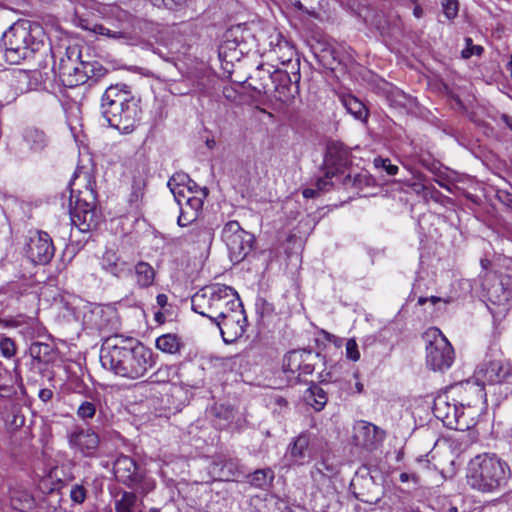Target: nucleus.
Segmentation results:
<instances>
[{"label": "nucleus", "mask_w": 512, "mask_h": 512, "mask_svg": "<svg viewBox=\"0 0 512 512\" xmlns=\"http://www.w3.org/2000/svg\"><path fill=\"white\" fill-rule=\"evenodd\" d=\"M131 272H133L135 284L138 288L147 289L154 285L156 271L148 262L138 261Z\"/></svg>", "instance_id": "obj_26"}, {"label": "nucleus", "mask_w": 512, "mask_h": 512, "mask_svg": "<svg viewBox=\"0 0 512 512\" xmlns=\"http://www.w3.org/2000/svg\"><path fill=\"white\" fill-rule=\"evenodd\" d=\"M68 442L72 449L85 457L95 455L99 447V436L91 429L76 428L68 435Z\"/></svg>", "instance_id": "obj_18"}, {"label": "nucleus", "mask_w": 512, "mask_h": 512, "mask_svg": "<svg viewBox=\"0 0 512 512\" xmlns=\"http://www.w3.org/2000/svg\"><path fill=\"white\" fill-rule=\"evenodd\" d=\"M83 177L88 182L85 191H78L75 194L71 187L69 212L72 224L80 232L86 233L98 228L101 223V215L96 210V198L93 189L90 187L89 175L86 173Z\"/></svg>", "instance_id": "obj_5"}, {"label": "nucleus", "mask_w": 512, "mask_h": 512, "mask_svg": "<svg viewBox=\"0 0 512 512\" xmlns=\"http://www.w3.org/2000/svg\"><path fill=\"white\" fill-rule=\"evenodd\" d=\"M222 284H213L197 291L191 298L192 310L211 319Z\"/></svg>", "instance_id": "obj_19"}, {"label": "nucleus", "mask_w": 512, "mask_h": 512, "mask_svg": "<svg viewBox=\"0 0 512 512\" xmlns=\"http://www.w3.org/2000/svg\"><path fill=\"white\" fill-rule=\"evenodd\" d=\"M261 305V314H270L273 311L272 304L268 303L265 299H260L257 301L256 306L259 309Z\"/></svg>", "instance_id": "obj_52"}, {"label": "nucleus", "mask_w": 512, "mask_h": 512, "mask_svg": "<svg viewBox=\"0 0 512 512\" xmlns=\"http://www.w3.org/2000/svg\"><path fill=\"white\" fill-rule=\"evenodd\" d=\"M275 404L278 405L279 407H287L288 402L285 398L278 396L275 398Z\"/></svg>", "instance_id": "obj_58"}, {"label": "nucleus", "mask_w": 512, "mask_h": 512, "mask_svg": "<svg viewBox=\"0 0 512 512\" xmlns=\"http://www.w3.org/2000/svg\"><path fill=\"white\" fill-rule=\"evenodd\" d=\"M114 474L119 482L126 486L133 485V480L143 470L133 458L121 455L114 462Z\"/></svg>", "instance_id": "obj_23"}, {"label": "nucleus", "mask_w": 512, "mask_h": 512, "mask_svg": "<svg viewBox=\"0 0 512 512\" xmlns=\"http://www.w3.org/2000/svg\"><path fill=\"white\" fill-rule=\"evenodd\" d=\"M76 17L77 25L81 27L83 30H87L94 34L102 35L107 38L120 41L123 43H128L129 41L133 40V36L131 35V33L126 31L125 29L112 30L103 24L93 23L91 20L79 15L78 11H76Z\"/></svg>", "instance_id": "obj_22"}, {"label": "nucleus", "mask_w": 512, "mask_h": 512, "mask_svg": "<svg viewBox=\"0 0 512 512\" xmlns=\"http://www.w3.org/2000/svg\"><path fill=\"white\" fill-rule=\"evenodd\" d=\"M394 97H395L394 101L403 107H406L407 105H409L412 102L411 97L407 96L406 94H404L402 92H397Z\"/></svg>", "instance_id": "obj_51"}, {"label": "nucleus", "mask_w": 512, "mask_h": 512, "mask_svg": "<svg viewBox=\"0 0 512 512\" xmlns=\"http://www.w3.org/2000/svg\"><path fill=\"white\" fill-rule=\"evenodd\" d=\"M218 291L217 302L210 319L212 323L220 321V318L242 305L240 297L233 287L222 284L221 289H218Z\"/></svg>", "instance_id": "obj_21"}, {"label": "nucleus", "mask_w": 512, "mask_h": 512, "mask_svg": "<svg viewBox=\"0 0 512 512\" xmlns=\"http://www.w3.org/2000/svg\"><path fill=\"white\" fill-rule=\"evenodd\" d=\"M187 240L200 245H210L213 240V232L205 226H195L187 234Z\"/></svg>", "instance_id": "obj_33"}, {"label": "nucleus", "mask_w": 512, "mask_h": 512, "mask_svg": "<svg viewBox=\"0 0 512 512\" xmlns=\"http://www.w3.org/2000/svg\"><path fill=\"white\" fill-rule=\"evenodd\" d=\"M355 389L357 393H361L363 391V384L360 381L355 383Z\"/></svg>", "instance_id": "obj_63"}, {"label": "nucleus", "mask_w": 512, "mask_h": 512, "mask_svg": "<svg viewBox=\"0 0 512 512\" xmlns=\"http://www.w3.org/2000/svg\"><path fill=\"white\" fill-rule=\"evenodd\" d=\"M156 302L161 308H164L168 304L167 295L163 293L158 294L156 297Z\"/></svg>", "instance_id": "obj_56"}, {"label": "nucleus", "mask_w": 512, "mask_h": 512, "mask_svg": "<svg viewBox=\"0 0 512 512\" xmlns=\"http://www.w3.org/2000/svg\"><path fill=\"white\" fill-rule=\"evenodd\" d=\"M70 497L74 503L81 504L86 499V489L82 485H74L71 488Z\"/></svg>", "instance_id": "obj_44"}, {"label": "nucleus", "mask_w": 512, "mask_h": 512, "mask_svg": "<svg viewBox=\"0 0 512 512\" xmlns=\"http://www.w3.org/2000/svg\"><path fill=\"white\" fill-rule=\"evenodd\" d=\"M100 112L110 127L130 134L140 123V100L126 85H111L102 95Z\"/></svg>", "instance_id": "obj_3"}, {"label": "nucleus", "mask_w": 512, "mask_h": 512, "mask_svg": "<svg viewBox=\"0 0 512 512\" xmlns=\"http://www.w3.org/2000/svg\"><path fill=\"white\" fill-rule=\"evenodd\" d=\"M141 502H138L133 492L124 491L115 503L116 512H142Z\"/></svg>", "instance_id": "obj_31"}, {"label": "nucleus", "mask_w": 512, "mask_h": 512, "mask_svg": "<svg viewBox=\"0 0 512 512\" xmlns=\"http://www.w3.org/2000/svg\"><path fill=\"white\" fill-rule=\"evenodd\" d=\"M430 301L433 305L439 303V302H444V303H448L449 301L448 300H444L440 297H437V296H431V297H419L418 299V304L419 305H424L426 302Z\"/></svg>", "instance_id": "obj_53"}, {"label": "nucleus", "mask_w": 512, "mask_h": 512, "mask_svg": "<svg viewBox=\"0 0 512 512\" xmlns=\"http://www.w3.org/2000/svg\"><path fill=\"white\" fill-rule=\"evenodd\" d=\"M156 347L164 353L175 354L179 352L181 342L174 334H164L156 339Z\"/></svg>", "instance_id": "obj_32"}, {"label": "nucleus", "mask_w": 512, "mask_h": 512, "mask_svg": "<svg viewBox=\"0 0 512 512\" xmlns=\"http://www.w3.org/2000/svg\"><path fill=\"white\" fill-rule=\"evenodd\" d=\"M483 48L478 45H473L472 39L466 38V48L462 50L463 58H470L472 55H480Z\"/></svg>", "instance_id": "obj_46"}, {"label": "nucleus", "mask_w": 512, "mask_h": 512, "mask_svg": "<svg viewBox=\"0 0 512 512\" xmlns=\"http://www.w3.org/2000/svg\"><path fill=\"white\" fill-rule=\"evenodd\" d=\"M374 182L373 178L367 173L362 172L354 175L347 174L343 179V185L351 186L356 189H363L364 187L371 186Z\"/></svg>", "instance_id": "obj_35"}, {"label": "nucleus", "mask_w": 512, "mask_h": 512, "mask_svg": "<svg viewBox=\"0 0 512 512\" xmlns=\"http://www.w3.org/2000/svg\"><path fill=\"white\" fill-rule=\"evenodd\" d=\"M178 205L180 214L177 219V224L180 227H186L193 224L198 219L202 211L203 200L197 196H188L183 203Z\"/></svg>", "instance_id": "obj_24"}, {"label": "nucleus", "mask_w": 512, "mask_h": 512, "mask_svg": "<svg viewBox=\"0 0 512 512\" xmlns=\"http://www.w3.org/2000/svg\"><path fill=\"white\" fill-rule=\"evenodd\" d=\"M410 478H412L413 480H416L415 475H410L408 473H401L399 476V479L401 482H407V481H409Z\"/></svg>", "instance_id": "obj_59"}, {"label": "nucleus", "mask_w": 512, "mask_h": 512, "mask_svg": "<svg viewBox=\"0 0 512 512\" xmlns=\"http://www.w3.org/2000/svg\"><path fill=\"white\" fill-rule=\"evenodd\" d=\"M4 57L10 64H18L40 50L43 42L32 34L31 24H13L2 37Z\"/></svg>", "instance_id": "obj_4"}, {"label": "nucleus", "mask_w": 512, "mask_h": 512, "mask_svg": "<svg viewBox=\"0 0 512 512\" xmlns=\"http://www.w3.org/2000/svg\"><path fill=\"white\" fill-rule=\"evenodd\" d=\"M41 348V344H35L31 347V353L34 354L35 353V350L38 349L40 350Z\"/></svg>", "instance_id": "obj_64"}, {"label": "nucleus", "mask_w": 512, "mask_h": 512, "mask_svg": "<svg viewBox=\"0 0 512 512\" xmlns=\"http://www.w3.org/2000/svg\"><path fill=\"white\" fill-rule=\"evenodd\" d=\"M482 287L493 304L504 305L512 299V277L509 275H487Z\"/></svg>", "instance_id": "obj_13"}, {"label": "nucleus", "mask_w": 512, "mask_h": 512, "mask_svg": "<svg viewBox=\"0 0 512 512\" xmlns=\"http://www.w3.org/2000/svg\"><path fill=\"white\" fill-rule=\"evenodd\" d=\"M512 372L509 362L493 360L480 365L474 373L478 386L495 385L504 382Z\"/></svg>", "instance_id": "obj_14"}, {"label": "nucleus", "mask_w": 512, "mask_h": 512, "mask_svg": "<svg viewBox=\"0 0 512 512\" xmlns=\"http://www.w3.org/2000/svg\"><path fill=\"white\" fill-rule=\"evenodd\" d=\"M319 192H321V191L318 190V188H316V189L306 188L303 190L302 195L304 198L310 199V198L316 197L319 194Z\"/></svg>", "instance_id": "obj_55"}, {"label": "nucleus", "mask_w": 512, "mask_h": 512, "mask_svg": "<svg viewBox=\"0 0 512 512\" xmlns=\"http://www.w3.org/2000/svg\"><path fill=\"white\" fill-rule=\"evenodd\" d=\"M38 396L43 402H48L53 397V391L49 388H43L39 391Z\"/></svg>", "instance_id": "obj_54"}, {"label": "nucleus", "mask_w": 512, "mask_h": 512, "mask_svg": "<svg viewBox=\"0 0 512 512\" xmlns=\"http://www.w3.org/2000/svg\"><path fill=\"white\" fill-rule=\"evenodd\" d=\"M55 248L51 237L43 231H36L29 236L25 253L34 264H47L54 256Z\"/></svg>", "instance_id": "obj_11"}, {"label": "nucleus", "mask_w": 512, "mask_h": 512, "mask_svg": "<svg viewBox=\"0 0 512 512\" xmlns=\"http://www.w3.org/2000/svg\"><path fill=\"white\" fill-rule=\"evenodd\" d=\"M480 263L484 270H487L491 264L488 259H481Z\"/></svg>", "instance_id": "obj_62"}, {"label": "nucleus", "mask_w": 512, "mask_h": 512, "mask_svg": "<svg viewBox=\"0 0 512 512\" xmlns=\"http://www.w3.org/2000/svg\"><path fill=\"white\" fill-rule=\"evenodd\" d=\"M23 139L33 152L42 151L48 144L45 133L37 128H27L24 131Z\"/></svg>", "instance_id": "obj_30"}, {"label": "nucleus", "mask_w": 512, "mask_h": 512, "mask_svg": "<svg viewBox=\"0 0 512 512\" xmlns=\"http://www.w3.org/2000/svg\"><path fill=\"white\" fill-rule=\"evenodd\" d=\"M106 73L107 70L99 62L77 61L70 57L61 59L59 67L60 80L65 87L69 88L83 85L89 80L97 82Z\"/></svg>", "instance_id": "obj_7"}, {"label": "nucleus", "mask_w": 512, "mask_h": 512, "mask_svg": "<svg viewBox=\"0 0 512 512\" xmlns=\"http://www.w3.org/2000/svg\"><path fill=\"white\" fill-rule=\"evenodd\" d=\"M310 473L314 482L323 483L326 479L336 474V468L323 460L317 462Z\"/></svg>", "instance_id": "obj_34"}, {"label": "nucleus", "mask_w": 512, "mask_h": 512, "mask_svg": "<svg viewBox=\"0 0 512 512\" xmlns=\"http://www.w3.org/2000/svg\"><path fill=\"white\" fill-rule=\"evenodd\" d=\"M502 119L505 122V124L512 130V117L508 115H503Z\"/></svg>", "instance_id": "obj_60"}, {"label": "nucleus", "mask_w": 512, "mask_h": 512, "mask_svg": "<svg viewBox=\"0 0 512 512\" xmlns=\"http://www.w3.org/2000/svg\"><path fill=\"white\" fill-rule=\"evenodd\" d=\"M346 356L352 361L360 359L357 342L354 339H349L346 343Z\"/></svg>", "instance_id": "obj_47"}, {"label": "nucleus", "mask_w": 512, "mask_h": 512, "mask_svg": "<svg viewBox=\"0 0 512 512\" xmlns=\"http://www.w3.org/2000/svg\"><path fill=\"white\" fill-rule=\"evenodd\" d=\"M347 111L356 119H364L367 116V109L364 104L355 97H348L344 101Z\"/></svg>", "instance_id": "obj_38"}, {"label": "nucleus", "mask_w": 512, "mask_h": 512, "mask_svg": "<svg viewBox=\"0 0 512 512\" xmlns=\"http://www.w3.org/2000/svg\"><path fill=\"white\" fill-rule=\"evenodd\" d=\"M506 70L509 72L510 77L512 79V54H511L510 60L506 64Z\"/></svg>", "instance_id": "obj_61"}, {"label": "nucleus", "mask_w": 512, "mask_h": 512, "mask_svg": "<svg viewBox=\"0 0 512 512\" xmlns=\"http://www.w3.org/2000/svg\"><path fill=\"white\" fill-rule=\"evenodd\" d=\"M467 484L483 494H497L511 487L509 464L496 453L485 452L473 457L467 466Z\"/></svg>", "instance_id": "obj_2"}, {"label": "nucleus", "mask_w": 512, "mask_h": 512, "mask_svg": "<svg viewBox=\"0 0 512 512\" xmlns=\"http://www.w3.org/2000/svg\"><path fill=\"white\" fill-rule=\"evenodd\" d=\"M413 15L416 18H421L423 16V9L420 5L416 4L413 9Z\"/></svg>", "instance_id": "obj_57"}, {"label": "nucleus", "mask_w": 512, "mask_h": 512, "mask_svg": "<svg viewBox=\"0 0 512 512\" xmlns=\"http://www.w3.org/2000/svg\"><path fill=\"white\" fill-rule=\"evenodd\" d=\"M97 411V405L93 401H83L76 410V415L84 422L91 420Z\"/></svg>", "instance_id": "obj_39"}, {"label": "nucleus", "mask_w": 512, "mask_h": 512, "mask_svg": "<svg viewBox=\"0 0 512 512\" xmlns=\"http://www.w3.org/2000/svg\"><path fill=\"white\" fill-rule=\"evenodd\" d=\"M311 393L313 396L312 407L315 411H321L328 400L326 392L321 387L315 386L311 389Z\"/></svg>", "instance_id": "obj_40"}, {"label": "nucleus", "mask_w": 512, "mask_h": 512, "mask_svg": "<svg viewBox=\"0 0 512 512\" xmlns=\"http://www.w3.org/2000/svg\"><path fill=\"white\" fill-rule=\"evenodd\" d=\"M309 443L310 438L307 433H301L289 445V453L295 463L302 464L309 456Z\"/></svg>", "instance_id": "obj_29"}, {"label": "nucleus", "mask_w": 512, "mask_h": 512, "mask_svg": "<svg viewBox=\"0 0 512 512\" xmlns=\"http://www.w3.org/2000/svg\"><path fill=\"white\" fill-rule=\"evenodd\" d=\"M385 432L376 425L359 420L353 425V443L367 450L376 449L384 440Z\"/></svg>", "instance_id": "obj_15"}, {"label": "nucleus", "mask_w": 512, "mask_h": 512, "mask_svg": "<svg viewBox=\"0 0 512 512\" xmlns=\"http://www.w3.org/2000/svg\"><path fill=\"white\" fill-rule=\"evenodd\" d=\"M321 354L312 350L299 349L288 352L283 360V371L290 381H302V376L311 375Z\"/></svg>", "instance_id": "obj_9"}, {"label": "nucleus", "mask_w": 512, "mask_h": 512, "mask_svg": "<svg viewBox=\"0 0 512 512\" xmlns=\"http://www.w3.org/2000/svg\"><path fill=\"white\" fill-rule=\"evenodd\" d=\"M169 189L172 192L177 204L183 203L182 200L184 199V201H185L188 197V195H186L187 191H185V190H187V187H180V188L177 187L176 189H174V187H173V188H169ZM189 196H192V195L189 194Z\"/></svg>", "instance_id": "obj_50"}, {"label": "nucleus", "mask_w": 512, "mask_h": 512, "mask_svg": "<svg viewBox=\"0 0 512 512\" xmlns=\"http://www.w3.org/2000/svg\"><path fill=\"white\" fill-rule=\"evenodd\" d=\"M156 7H165L167 9H174L177 6L184 4L187 0H149Z\"/></svg>", "instance_id": "obj_48"}, {"label": "nucleus", "mask_w": 512, "mask_h": 512, "mask_svg": "<svg viewBox=\"0 0 512 512\" xmlns=\"http://www.w3.org/2000/svg\"><path fill=\"white\" fill-rule=\"evenodd\" d=\"M0 352L4 358L11 359L16 354V344L8 337L0 339Z\"/></svg>", "instance_id": "obj_41"}, {"label": "nucleus", "mask_w": 512, "mask_h": 512, "mask_svg": "<svg viewBox=\"0 0 512 512\" xmlns=\"http://www.w3.org/2000/svg\"><path fill=\"white\" fill-rule=\"evenodd\" d=\"M334 177H338V175L330 174L329 176H327V169H325V176L317 180L316 187L318 188V190L328 191L330 186L333 185V183L330 180Z\"/></svg>", "instance_id": "obj_49"}, {"label": "nucleus", "mask_w": 512, "mask_h": 512, "mask_svg": "<svg viewBox=\"0 0 512 512\" xmlns=\"http://www.w3.org/2000/svg\"><path fill=\"white\" fill-rule=\"evenodd\" d=\"M101 267L107 273L117 277L123 278L128 276L132 269L125 260L121 259L115 252L106 251L101 260Z\"/></svg>", "instance_id": "obj_25"}, {"label": "nucleus", "mask_w": 512, "mask_h": 512, "mask_svg": "<svg viewBox=\"0 0 512 512\" xmlns=\"http://www.w3.org/2000/svg\"><path fill=\"white\" fill-rule=\"evenodd\" d=\"M221 334L225 343H233L239 339L246 330L247 319L243 305L234 309L232 312L220 318V321L214 323Z\"/></svg>", "instance_id": "obj_12"}, {"label": "nucleus", "mask_w": 512, "mask_h": 512, "mask_svg": "<svg viewBox=\"0 0 512 512\" xmlns=\"http://www.w3.org/2000/svg\"><path fill=\"white\" fill-rule=\"evenodd\" d=\"M350 163V151L341 142L333 141L327 145L324 166L327 176L344 174Z\"/></svg>", "instance_id": "obj_17"}, {"label": "nucleus", "mask_w": 512, "mask_h": 512, "mask_svg": "<svg viewBox=\"0 0 512 512\" xmlns=\"http://www.w3.org/2000/svg\"><path fill=\"white\" fill-rule=\"evenodd\" d=\"M157 356L142 343L122 336L109 337L100 350L103 368L116 376L138 380L156 365Z\"/></svg>", "instance_id": "obj_1"}, {"label": "nucleus", "mask_w": 512, "mask_h": 512, "mask_svg": "<svg viewBox=\"0 0 512 512\" xmlns=\"http://www.w3.org/2000/svg\"><path fill=\"white\" fill-rule=\"evenodd\" d=\"M128 487L143 495H146L155 488V481L151 477H147L142 470L133 480V485H129Z\"/></svg>", "instance_id": "obj_36"}, {"label": "nucleus", "mask_w": 512, "mask_h": 512, "mask_svg": "<svg viewBox=\"0 0 512 512\" xmlns=\"http://www.w3.org/2000/svg\"><path fill=\"white\" fill-rule=\"evenodd\" d=\"M433 413L446 427L455 430H463L464 427L460 423V419L463 416V406L451 403L447 395L443 394L435 398Z\"/></svg>", "instance_id": "obj_16"}, {"label": "nucleus", "mask_w": 512, "mask_h": 512, "mask_svg": "<svg viewBox=\"0 0 512 512\" xmlns=\"http://www.w3.org/2000/svg\"><path fill=\"white\" fill-rule=\"evenodd\" d=\"M10 504L14 510L29 512L35 506V500L25 489L11 488L9 492Z\"/></svg>", "instance_id": "obj_28"}, {"label": "nucleus", "mask_w": 512, "mask_h": 512, "mask_svg": "<svg viewBox=\"0 0 512 512\" xmlns=\"http://www.w3.org/2000/svg\"><path fill=\"white\" fill-rule=\"evenodd\" d=\"M375 167H382L385 169L387 174L393 176L396 175L398 172V167L396 165L391 164V161L389 159L384 158H376L374 160Z\"/></svg>", "instance_id": "obj_45"}, {"label": "nucleus", "mask_w": 512, "mask_h": 512, "mask_svg": "<svg viewBox=\"0 0 512 512\" xmlns=\"http://www.w3.org/2000/svg\"><path fill=\"white\" fill-rule=\"evenodd\" d=\"M269 470H257L255 471L250 478V482L252 485L256 487H263L267 484V477Z\"/></svg>", "instance_id": "obj_43"}, {"label": "nucleus", "mask_w": 512, "mask_h": 512, "mask_svg": "<svg viewBox=\"0 0 512 512\" xmlns=\"http://www.w3.org/2000/svg\"><path fill=\"white\" fill-rule=\"evenodd\" d=\"M274 87V97L283 104L290 103L298 93L300 81V62L292 63V70L275 69L269 72Z\"/></svg>", "instance_id": "obj_10"}, {"label": "nucleus", "mask_w": 512, "mask_h": 512, "mask_svg": "<svg viewBox=\"0 0 512 512\" xmlns=\"http://www.w3.org/2000/svg\"><path fill=\"white\" fill-rule=\"evenodd\" d=\"M423 338L426 342V365L433 371L448 370L455 359L454 349L448 339L436 327L429 328Z\"/></svg>", "instance_id": "obj_6"}, {"label": "nucleus", "mask_w": 512, "mask_h": 512, "mask_svg": "<svg viewBox=\"0 0 512 512\" xmlns=\"http://www.w3.org/2000/svg\"><path fill=\"white\" fill-rule=\"evenodd\" d=\"M295 50L286 40H279L276 45L269 51L271 60H277L281 65L287 66L292 70V63L299 61L295 58Z\"/></svg>", "instance_id": "obj_27"}, {"label": "nucleus", "mask_w": 512, "mask_h": 512, "mask_svg": "<svg viewBox=\"0 0 512 512\" xmlns=\"http://www.w3.org/2000/svg\"><path fill=\"white\" fill-rule=\"evenodd\" d=\"M232 261H242L252 250L254 236L241 228L237 221L227 222L221 234Z\"/></svg>", "instance_id": "obj_8"}, {"label": "nucleus", "mask_w": 512, "mask_h": 512, "mask_svg": "<svg viewBox=\"0 0 512 512\" xmlns=\"http://www.w3.org/2000/svg\"><path fill=\"white\" fill-rule=\"evenodd\" d=\"M169 188L176 189L177 187H187V193L192 194L193 187L196 186V183L190 179V177L186 173H175L170 177L167 183Z\"/></svg>", "instance_id": "obj_37"}, {"label": "nucleus", "mask_w": 512, "mask_h": 512, "mask_svg": "<svg viewBox=\"0 0 512 512\" xmlns=\"http://www.w3.org/2000/svg\"><path fill=\"white\" fill-rule=\"evenodd\" d=\"M444 15L447 19H453L458 14V1L457 0H442L441 2Z\"/></svg>", "instance_id": "obj_42"}, {"label": "nucleus", "mask_w": 512, "mask_h": 512, "mask_svg": "<svg viewBox=\"0 0 512 512\" xmlns=\"http://www.w3.org/2000/svg\"><path fill=\"white\" fill-rule=\"evenodd\" d=\"M116 317L115 310L96 305L84 313L83 322L87 328L102 331L113 328Z\"/></svg>", "instance_id": "obj_20"}]
</instances>
